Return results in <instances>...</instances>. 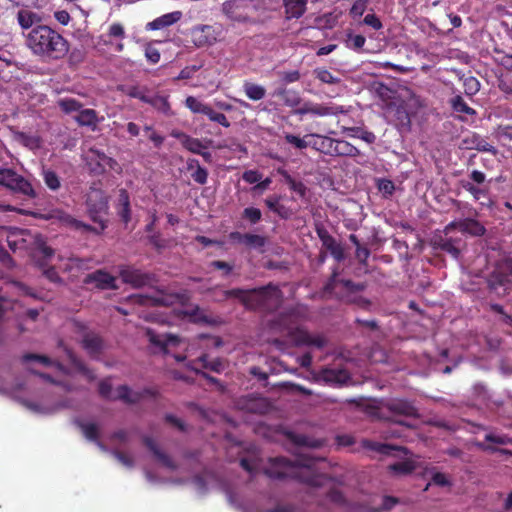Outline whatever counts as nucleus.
<instances>
[{"instance_id": "f257e3e1", "label": "nucleus", "mask_w": 512, "mask_h": 512, "mask_svg": "<svg viewBox=\"0 0 512 512\" xmlns=\"http://www.w3.org/2000/svg\"><path fill=\"white\" fill-rule=\"evenodd\" d=\"M296 442L303 446L301 452L294 461L284 457L271 458L265 473L274 479L292 478L311 486H321L325 476L319 472L318 465L324 461L316 457L307 448L319 447L318 440H309L306 436H298Z\"/></svg>"}, {"instance_id": "f03ea898", "label": "nucleus", "mask_w": 512, "mask_h": 512, "mask_svg": "<svg viewBox=\"0 0 512 512\" xmlns=\"http://www.w3.org/2000/svg\"><path fill=\"white\" fill-rule=\"evenodd\" d=\"M302 307L293 308L279 314L268 321V329L272 334L286 337L290 343L296 346L322 347L325 340L321 336H313L300 326V321L305 317Z\"/></svg>"}, {"instance_id": "7ed1b4c3", "label": "nucleus", "mask_w": 512, "mask_h": 512, "mask_svg": "<svg viewBox=\"0 0 512 512\" xmlns=\"http://www.w3.org/2000/svg\"><path fill=\"white\" fill-rule=\"evenodd\" d=\"M26 44L40 56L63 57L69 50L67 40L46 25H37L26 36Z\"/></svg>"}, {"instance_id": "20e7f679", "label": "nucleus", "mask_w": 512, "mask_h": 512, "mask_svg": "<svg viewBox=\"0 0 512 512\" xmlns=\"http://www.w3.org/2000/svg\"><path fill=\"white\" fill-rule=\"evenodd\" d=\"M227 297L239 299L249 309L274 310L282 300V294L278 287L268 285L266 287L243 290L232 289L225 292Z\"/></svg>"}, {"instance_id": "39448f33", "label": "nucleus", "mask_w": 512, "mask_h": 512, "mask_svg": "<svg viewBox=\"0 0 512 512\" xmlns=\"http://www.w3.org/2000/svg\"><path fill=\"white\" fill-rule=\"evenodd\" d=\"M6 242L12 251L32 249L35 253L40 254L44 263L50 261L54 255V251L48 247L39 234H32L29 230L10 227L7 229Z\"/></svg>"}, {"instance_id": "423d86ee", "label": "nucleus", "mask_w": 512, "mask_h": 512, "mask_svg": "<svg viewBox=\"0 0 512 512\" xmlns=\"http://www.w3.org/2000/svg\"><path fill=\"white\" fill-rule=\"evenodd\" d=\"M405 453V458L401 461L389 465V470L396 475H406L417 469H422L424 475H430L432 483L437 486H450L451 482L444 473L436 471L435 467L423 465L418 456Z\"/></svg>"}, {"instance_id": "0eeeda50", "label": "nucleus", "mask_w": 512, "mask_h": 512, "mask_svg": "<svg viewBox=\"0 0 512 512\" xmlns=\"http://www.w3.org/2000/svg\"><path fill=\"white\" fill-rule=\"evenodd\" d=\"M512 259L501 255L488 275V286L498 295H503L512 285Z\"/></svg>"}, {"instance_id": "6e6552de", "label": "nucleus", "mask_w": 512, "mask_h": 512, "mask_svg": "<svg viewBox=\"0 0 512 512\" xmlns=\"http://www.w3.org/2000/svg\"><path fill=\"white\" fill-rule=\"evenodd\" d=\"M87 210L91 220L98 224V228L94 230L97 232L103 231L106 228V215L108 211V200L105 193L97 188H91L87 194Z\"/></svg>"}, {"instance_id": "1a4fd4ad", "label": "nucleus", "mask_w": 512, "mask_h": 512, "mask_svg": "<svg viewBox=\"0 0 512 512\" xmlns=\"http://www.w3.org/2000/svg\"><path fill=\"white\" fill-rule=\"evenodd\" d=\"M351 111V106L338 105L333 102L316 103L312 101H305L300 107L295 109L294 112L299 116L311 115L314 117H326L348 114Z\"/></svg>"}, {"instance_id": "9d476101", "label": "nucleus", "mask_w": 512, "mask_h": 512, "mask_svg": "<svg viewBox=\"0 0 512 512\" xmlns=\"http://www.w3.org/2000/svg\"><path fill=\"white\" fill-rule=\"evenodd\" d=\"M362 289L363 285L361 284H354L349 280H336L335 278L326 286L327 292L335 291L342 300L366 307L369 305V302L359 295Z\"/></svg>"}, {"instance_id": "9b49d317", "label": "nucleus", "mask_w": 512, "mask_h": 512, "mask_svg": "<svg viewBox=\"0 0 512 512\" xmlns=\"http://www.w3.org/2000/svg\"><path fill=\"white\" fill-rule=\"evenodd\" d=\"M255 0H227L222 4V12L231 21L245 23L256 11Z\"/></svg>"}, {"instance_id": "f8f14e48", "label": "nucleus", "mask_w": 512, "mask_h": 512, "mask_svg": "<svg viewBox=\"0 0 512 512\" xmlns=\"http://www.w3.org/2000/svg\"><path fill=\"white\" fill-rule=\"evenodd\" d=\"M83 159L89 171L95 175L105 173L107 168L116 172L121 171V168L115 159L108 157L104 152L95 148L89 149L84 154Z\"/></svg>"}, {"instance_id": "ddd939ff", "label": "nucleus", "mask_w": 512, "mask_h": 512, "mask_svg": "<svg viewBox=\"0 0 512 512\" xmlns=\"http://www.w3.org/2000/svg\"><path fill=\"white\" fill-rule=\"evenodd\" d=\"M0 185L29 197L36 195L31 183L12 169L0 168Z\"/></svg>"}, {"instance_id": "4468645a", "label": "nucleus", "mask_w": 512, "mask_h": 512, "mask_svg": "<svg viewBox=\"0 0 512 512\" xmlns=\"http://www.w3.org/2000/svg\"><path fill=\"white\" fill-rule=\"evenodd\" d=\"M99 393L101 396L112 400H123L127 403H135L140 400L141 395L132 391L128 386L121 385L116 389H112L110 379H104L99 383Z\"/></svg>"}, {"instance_id": "2eb2a0df", "label": "nucleus", "mask_w": 512, "mask_h": 512, "mask_svg": "<svg viewBox=\"0 0 512 512\" xmlns=\"http://www.w3.org/2000/svg\"><path fill=\"white\" fill-rule=\"evenodd\" d=\"M149 341L159 347L164 353H170L172 348L183 347L185 351L191 353L194 349L192 344H189L185 339H181L171 334H156L152 330L147 331Z\"/></svg>"}, {"instance_id": "dca6fc26", "label": "nucleus", "mask_w": 512, "mask_h": 512, "mask_svg": "<svg viewBox=\"0 0 512 512\" xmlns=\"http://www.w3.org/2000/svg\"><path fill=\"white\" fill-rule=\"evenodd\" d=\"M221 31L211 25H197L191 29V40L198 47L215 44L220 38Z\"/></svg>"}, {"instance_id": "f3484780", "label": "nucleus", "mask_w": 512, "mask_h": 512, "mask_svg": "<svg viewBox=\"0 0 512 512\" xmlns=\"http://www.w3.org/2000/svg\"><path fill=\"white\" fill-rule=\"evenodd\" d=\"M458 229L462 233L469 234L471 236H483L486 232V228L483 224L474 218L457 219L450 222L444 228V232L450 234L453 230Z\"/></svg>"}, {"instance_id": "a211bd4d", "label": "nucleus", "mask_w": 512, "mask_h": 512, "mask_svg": "<svg viewBox=\"0 0 512 512\" xmlns=\"http://www.w3.org/2000/svg\"><path fill=\"white\" fill-rule=\"evenodd\" d=\"M449 235H446L444 232V236L436 240V244L442 251L449 253L454 259H458L465 246V242L460 237L453 238Z\"/></svg>"}, {"instance_id": "6ab92c4d", "label": "nucleus", "mask_w": 512, "mask_h": 512, "mask_svg": "<svg viewBox=\"0 0 512 512\" xmlns=\"http://www.w3.org/2000/svg\"><path fill=\"white\" fill-rule=\"evenodd\" d=\"M115 281L116 279L112 275L102 270L90 273L84 279L86 284H94L95 287L100 289L116 288Z\"/></svg>"}, {"instance_id": "aec40b11", "label": "nucleus", "mask_w": 512, "mask_h": 512, "mask_svg": "<svg viewBox=\"0 0 512 512\" xmlns=\"http://www.w3.org/2000/svg\"><path fill=\"white\" fill-rule=\"evenodd\" d=\"M181 18V11H173L170 13H166L164 15L157 17L153 21L148 22L145 26V29L148 31L161 30L177 23Z\"/></svg>"}, {"instance_id": "412c9836", "label": "nucleus", "mask_w": 512, "mask_h": 512, "mask_svg": "<svg viewBox=\"0 0 512 512\" xmlns=\"http://www.w3.org/2000/svg\"><path fill=\"white\" fill-rule=\"evenodd\" d=\"M120 275L125 283L133 287H142L149 282V277L140 270L132 267H124L120 270Z\"/></svg>"}, {"instance_id": "4be33fe9", "label": "nucleus", "mask_w": 512, "mask_h": 512, "mask_svg": "<svg viewBox=\"0 0 512 512\" xmlns=\"http://www.w3.org/2000/svg\"><path fill=\"white\" fill-rule=\"evenodd\" d=\"M321 378L333 385H342L349 379V375L345 370L326 368L321 372Z\"/></svg>"}, {"instance_id": "5701e85b", "label": "nucleus", "mask_w": 512, "mask_h": 512, "mask_svg": "<svg viewBox=\"0 0 512 512\" xmlns=\"http://www.w3.org/2000/svg\"><path fill=\"white\" fill-rule=\"evenodd\" d=\"M310 136L316 138L315 141L311 142V147L321 153L333 156L335 139L319 134H310Z\"/></svg>"}, {"instance_id": "b1692460", "label": "nucleus", "mask_w": 512, "mask_h": 512, "mask_svg": "<svg viewBox=\"0 0 512 512\" xmlns=\"http://www.w3.org/2000/svg\"><path fill=\"white\" fill-rule=\"evenodd\" d=\"M361 152L348 141L335 139L333 156L358 157Z\"/></svg>"}, {"instance_id": "393cba45", "label": "nucleus", "mask_w": 512, "mask_h": 512, "mask_svg": "<svg viewBox=\"0 0 512 512\" xmlns=\"http://www.w3.org/2000/svg\"><path fill=\"white\" fill-rule=\"evenodd\" d=\"M389 408L392 412L397 413V414H401V415H405V416H409V417H414L417 415L416 408L412 405V403H410L407 400H401V399L393 400L389 404Z\"/></svg>"}, {"instance_id": "a878e982", "label": "nucleus", "mask_w": 512, "mask_h": 512, "mask_svg": "<svg viewBox=\"0 0 512 512\" xmlns=\"http://www.w3.org/2000/svg\"><path fill=\"white\" fill-rule=\"evenodd\" d=\"M308 0H284V6L288 18H299L306 11Z\"/></svg>"}, {"instance_id": "bb28decb", "label": "nucleus", "mask_w": 512, "mask_h": 512, "mask_svg": "<svg viewBox=\"0 0 512 512\" xmlns=\"http://www.w3.org/2000/svg\"><path fill=\"white\" fill-rule=\"evenodd\" d=\"M191 367L195 371H198L199 367H201L204 369H210L217 373L224 369L223 362L219 358L208 361L207 355L200 356L196 362H193Z\"/></svg>"}, {"instance_id": "cd10ccee", "label": "nucleus", "mask_w": 512, "mask_h": 512, "mask_svg": "<svg viewBox=\"0 0 512 512\" xmlns=\"http://www.w3.org/2000/svg\"><path fill=\"white\" fill-rule=\"evenodd\" d=\"M79 427L88 440L95 441L101 450L107 451L106 447L100 441H98L99 427L95 423L80 422Z\"/></svg>"}, {"instance_id": "c85d7f7f", "label": "nucleus", "mask_w": 512, "mask_h": 512, "mask_svg": "<svg viewBox=\"0 0 512 512\" xmlns=\"http://www.w3.org/2000/svg\"><path fill=\"white\" fill-rule=\"evenodd\" d=\"M17 20L21 28L29 29L41 22L40 16L30 10L22 9L17 13Z\"/></svg>"}, {"instance_id": "c756f323", "label": "nucleus", "mask_w": 512, "mask_h": 512, "mask_svg": "<svg viewBox=\"0 0 512 512\" xmlns=\"http://www.w3.org/2000/svg\"><path fill=\"white\" fill-rule=\"evenodd\" d=\"M153 106L159 112L169 115L171 114V107L168 101V96L161 94L149 95L148 100L146 102Z\"/></svg>"}, {"instance_id": "7c9ffc66", "label": "nucleus", "mask_w": 512, "mask_h": 512, "mask_svg": "<svg viewBox=\"0 0 512 512\" xmlns=\"http://www.w3.org/2000/svg\"><path fill=\"white\" fill-rule=\"evenodd\" d=\"M145 444L153 452L154 456L163 466L170 470L176 469V465L174 464V462L166 454L160 451V449L157 447L156 443L152 439L146 438Z\"/></svg>"}, {"instance_id": "2f4dec72", "label": "nucleus", "mask_w": 512, "mask_h": 512, "mask_svg": "<svg viewBox=\"0 0 512 512\" xmlns=\"http://www.w3.org/2000/svg\"><path fill=\"white\" fill-rule=\"evenodd\" d=\"M118 214L121 217V219L128 223L130 220V201H129V195L125 189H121L119 191L118 196Z\"/></svg>"}, {"instance_id": "473e14b6", "label": "nucleus", "mask_w": 512, "mask_h": 512, "mask_svg": "<svg viewBox=\"0 0 512 512\" xmlns=\"http://www.w3.org/2000/svg\"><path fill=\"white\" fill-rule=\"evenodd\" d=\"M243 91L245 95L252 101H259L266 95L265 87L248 81L244 82Z\"/></svg>"}, {"instance_id": "72a5a7b5", "label": "nucleus", "mask_w": 512, "mask_h": 512, "mask_svg": "<svg viewBox=\"0 0 512 512\" xmlns=\"http://www.w3.org/2000/svg\"><path fill=\"white\" fill-rule=\"evenodd\" d=\"M185 106L192 112V113H195V114H203V115H207V113L209 112L211 106H209L208 104L200 101L199 99H197L196 97L194 96H188L185 100Z\"/></svg>"}, {"instance_id": "f704fd0d", "label": "nucleus", "mask_w": 512, "mask_h": 512, "mask_svg": "<svg viewBox=\"0 0 512 512\" xmlns=\"http://www.w3.org/2000/svg\"><path fill=\"white\" fill-rule=\"evenodd\" d=\"M75 120L81 126H96L97 114L93 109H83L80 110L78 115L75 116Z\"/></svg>"}, {"instance_id": "c9c22d12", "label": "nucleus", "mask_w": 512, "mask_h": 512, "mask_svg": "<svg viewBox=\"0 0 512 512\" xmlns=\"http://www.w3.org/2000/svg\"><path fill=\"white\" fill-rule=\"evenodd\" d=\"M464 188L473 195L475 200L481 201V205L491 206L492 201L488 197V192L486 190L478 188L472 184H467Z\"/></svg>"}, {"instance_id": "e433bc0d", "label": "nucleus", "mask_w": 512, "mask_h": 512, "mask_svg": "<svg viewBox=\"0 0 512 512\" xmlns=\"http://www.w3.org/2000/svg\"><path fill=\"white\" fill-rule=\"evenodd\" d=\"M83 346L89 354L94 356L100 351L102 341L97 335L88 334L83 339Z\"/></svg>"}, {"instance_id": "4c0bfd02", "label": "nucleus", "mask_w": 512, "mask_h": 512, "mask_svg": "<svg viewBox=\"0 0 512 512\" xmlns=\"http://www.w3.org/2000/svg\"><path fill=\"white\" fill-rule=\"evenodd\" d=\"M369 0H355L349 10V16L352 20L358 21L367 10Z\"/></svg>"}, {"instance_id": "58836bf2", "label": "nucleus", "mask_w": 512, "mask_h": 512, "mask_svg": "<svg viewBox=\"0 0 512 512\" xmlns=\"http://www.w3.org/2000/svg\"><path fill=\"white\" fill-rule=\"evenodd\" d=\"M183 147L194 154L202 153V150L208 149V147L203 144L202 141L190 136L183 137Z\"/></svg>"}, {"instance_id": "ea45409f", "label": "nucleus", "mask_w": 512, "mask_h": 512, "mask_svg": "<svg viewBox=\"0 0 512 512\" xmlns=\"http://www.w3.org/2000/svg\"><path fill=\"white\" fill-rule=\"evenodd\" d=\"M283 137L287 143L291 144L298 150L306 149L311 144V141L306 140L308 137H311L310 135H306L304 138H301L290 133H284Z\"/></svg>"}, {"instance_id": "a19ab883", "label": "nucleus", "mask_w": 512, "mask_h": 512, "mask_svg": "<svg viewBox=\"0 0 512 512\" xmlns=\"http://www.w3.org/2000/svg\"><path fill=\"white\" fill-rule=\"evenodd\" d=\"M89 262L90 261L88 259H80V258L72 257L67 260V263H65L62 266V269L69 271V272H72L74 270H77V271L85 270V269L89 268V266H88Z\"/></svg>"}, {"instance_id": "79ce46f5", "label": "nucleus", "mask_w": 512, "mask_h": 512, "mask_svg": "<svg viewBox=\"0 0 512 512\" xmlns=\"http://www.w3.org/2000/svg\"><path fill=\"white\" fill-rule=\"evenodd\" d=\"M67 356L71 361L74 369L82 373L88 380L94 379L95 376L93 373L71 351H67Z\"/></svg>"}, {"instance_id": "37998d69", "label": "nucleus", "mask_w": 512, "mask_h": 512, "mask_svg": "<svg viewBox=\"0 0 512 512\" xmlns=\"http://www.w3.org/2000/svg\"><path fill=\"white\" fill-rule=\"evenodd\" d=\"M451 106L456 112L464 113L467 115H474L476 113L475 110L469 107L463 98L459 95L451 99Z\"/></svg>"}, {"instance_id": "c03bdc74", "label": "nucleus", "mask_w": 512, "mask_h": 512, "mask_svg": "<svg viewBox=\"0 0 512 512\" xmlns=\"http://www.w3.org/2000/svg\"><path fill=\"white\" fill-rule=\"evenodd\" d=\"M58 105L65 113L80 111L82 107L81 103L74 98H62L58 101Z\"/></svg>"}, {"instance_id": "a18cd8bd", "label": "nucleus", "mask_w": 512, "mask_h": 512, "mask_svg": "<svg viewBox=\"0 0 512 512\" xmlns=\"http://www.w3.org/2000/svg\"><path fill=\"white\" fill-rule=\"evenodd\" d=\"M316 78L322 83L326 84H337L340 82L338 77H335L330 71L327 69L319 68L314 71Z\"/></svg>"}, {"instance_id": "49530a36", "label": "nucleus", "mask_w": 512, "mask_h": 512, "mask_svg": "<svg viewBox=\"0 0 512 512\" xmlns=\"http://www.w3.org/2000/svg\"><path fill=\"white\" fill-rule=\"evenodd\" d=\"M19 139L24 146L31 150L38 149L41 146V140L37 135L21 133Z\"/></svg>"}, {"instance_id": "de8ad7c7", "label": "nucleus", "mask_w": 512, "mask_h": 512, "mask_svg": "<svg viewBox=\"0 0 512 512\" xmlns=\"http://www.w3.org/2000/svg\"><path fill=\"white\" fill-rule=\"evenodd\" d=\"M59 220L61 222H63L64 224L66 225H69V226H72V227H75V228H84L86 230H90L91 227L87 224H84L83 222L79 221V220H76L74 219L73 217H71L70 215L64 213V212H58V216Z\"/></svg>"}, {"instance_id": "09e8293b", "label": "nucleus", "mask_w": 512, "mask_h": 512, "mask_svg": "<svg viewBox=\"0 0 512 512\" xmlns=\"http://www.w3.org/2000/svg\"><path fill=\"white\" fill-rule=\"evenodd\" d=\"M43 178L45 184L51 189V190H57L60 187V180L55 172L51 170H43Z\"/></svg>"}, {"instance_id": "8fccbe9b", "label": "nucleus", "mask_w": 512, "mask_h": 512, "mask_svg": "<svg viewBox=\"0 0 512 512\" xmlns=\"http://www.w3.org/2000/svg\"><path fill=\"white\" fill-rule=\"evenodd\" d=\"M266 239L261 235L246 233L244 244L251 248H261L265 245Z\"/></svg>"}, {"instance_id": "3c124183", "label": "nucleus", "mask_w": 512, "mask_h": 512, "mask_svg": "<svg viewBox=\"0 0 512 512\" xmlns=\"http://www.w3.org/2000/svg\"><path fill=\"white\" fill-rule=\"evenodd\" d=\"M210 121L220 124L221 126L228 128L230 126V122L227 117L223 113L216 112L215 110L210 108L209 112L206 115Z\"/></svg>"}, {"instance_id": "603ef678", "label": "nucleus", "mask_w": 512, "mask_h": 512, "mask_svg": "<svg viewBox=\"0 0 512 512\" xmlns=\"http://www.w3.org/2000/svg\"><path fill=\"white\" fill-rule=\"evenodd\" d=\"M366 39L362 35L349 34L347 39V46L353 50H360L363 48Z\"/></svg>"}, {"instance_id": "864d4df0", "label": "nucleus", "mask_w": 512, "mask_h": 512, "mask_svg": "<svg viewBox=\"0 0 512 512\" xmlns=\"http://www.w3.org/2000/svg\"><path fill=\"white\" fill-rule=\"evenodd\" d=\"M465 93L469 96L475 95L480 89V83L475 77H467L464 80Z\"/></svg>"}, {"instance_id": "5fc2aeb1", "label": "nucleus", "mask_w": 512, "mask_h": 512, "mask_svg": "<svg viewBox=\"0 0 512 512\" xmlns=\"http://www.w3.org/2000/svg\"><path fill=\"white\" fill-rule=\"evenodd\" d=\"M183 313H184L185 317H187L190 321H193V322L206 321V317L204 316L203 311L200 310V308L197 306L193 307V308H188Z\"/></svg>"}, {"instance_id": "6e6d98bb", "label": "nucleus", "mask_w": 512, "mask_h": 512, "mask_svg": "<svg viewBox=\"0 0 512 512\" xmlns=\"http://www.w3.org/2000/svg\"><path fill=\"white\" fill-rule=\"evenodd\" d=\"M371 449L378 451L381 454L384 455H392L394 452H398L401 450L400 447H395L387 444H381V443H370L368 445Z\"/></svg>"}, {"instance_id": "4d7b16f0", "label": "nucleus", "mask_w": 512, "mask_h": 512, "mask_svg": "<svg viewBox=\"0 0 512 512\" xmlns=\"http://www.w3.org/2000/svg\"><path fill=\"white\" fill-rule=\"evenodd\" d=\"M243 217L246 218L251 224H256L260 221L262 213L258 208L248 207L244 209Z\"/></svg>"}, {"instance_id": "13d9d810", "label": "nucleus", "mask_w": 512, "mask_h": 512, "mask_svg": "<svg viewBox=\"0 0 512 512\" xmlns=\"http://www.w3.org/2000/svg\"><path fill=\"white\" fill-rule=\"evenodd\" d=\"M284 104L288 107L294 108L302 105V99L296 91L289 90L283 100Z\"/></svg>"}, {"instance_id": "bf43d9fd", "label": "nucleus", "mask_w": 512, "mask_h": 512, "mask_svg": "<svg viewBox=\"0 0 512 512\" xmlns=\"http://www.w3.org/2000/svg\"><path fill=\"white\" fill-rule=\"evenodd\" d=\"M126 94L131 98L139 99L140 101L146 103L149 95L146 93L145 89L140 87L132 86L126 90Z\"/></svg>"}, {"instance_id": "052dcab7", "label": "nucleus", "mask_w": 512, "mask_h": 512, "mask_svg": "<svg viewBox=\"0 0 512 512\" xmlns=\"http://www.w3.org/2000/svg\"><path fill=\"white\" fill-rule=\"evenodd\" d=\"M361 23L374 30H380L383 27L381 20L374 13L367 14Z\"/></svg>"}, {"instance_id": "680f3d73", "label": "nucleus", "mask_w": 512, "mask_h": 512, "mask_svg": "<svg viewBox=\"0 0 512 512\" xmlns=\"http://www.w3.org/2000/svg\"><path fill=\"white\" fill-rule=\"evenodd\" d=\"M201 68L200 65H191L184 67L175 80L190 79Z\"/></svg>"}, {"instance_id": "e2e57ef3", "label": "nucleus", "mask_w": 512, "mask_h": 512, "mask_svg": "<svg viewBox=\"0 0 512 512\" xmlns=\"http://www.w3.org/2000/svg\"><path fill=\"white\" fill-rule=\"evenodd\" d=\"M193 180L199 184H205L208 178V172L205 168L199 166L191 173Z\"/></svg>"}, {"instance_id": "0e129e2a", "label": "nucleus", "mask_w": 512, "mask_h": 512, "mask_svg": "<svg viewBox=\"0 0 512 512\" xmlns=\"http://www.w3.org/2000/svg\"><path fill=\"white\" fill-rule=\"evenodd\" d=\"M286 181H287V183H288V185H289L291 190H293L294 192H296L300 196H304L305 195L306 187H305V185L302 182L296 181L293 178H291L290 176H287Z\"/></svg>"}, {"instance_id": "69168bd1", "label": "nucleus", "mask_w": 512, "mask_h": 512, "mask_svg": "<svg viewBox=\"0 0 512 512\" xmlns=\"http://www.w3.org/2000/svg\"><path fill=\"white\" fill-rule=\"evenodd\" d=\"M145 57L151 64H156L160 60V52L157 48L148 45L145 49Z\"/></svg>"}, {"instance_id": "338daca9", "label": "nucleus", "mask_w": 512, "mask_h": 512, "mask_svg": "<svg viewBox=\"0 0 512 512\" xmlns=\"http://www.w3.org/2000/svg\"><path fill=\"white\" fill-rule=\"evenodd\" d=\"M319 236L320 239L322 240L323 245L329 252L339 245L337 241L327 232H320Z\"/></svg>"}, {"instance_id": "774afa93", "label": "nucleus", "mask_w": 512, "mask_h": 512, "mask_svg": "<svg viewBox=\"0 0 512 512\" xmlns=\"http://www.w3.org/2000/svg\"><path fill=\"white\" fill-rule=\"evenodd\" d=\"M243 180L249 184H254L262 179V174L257 170H247L243 173Z\"/></svg>"}]
</instances>
